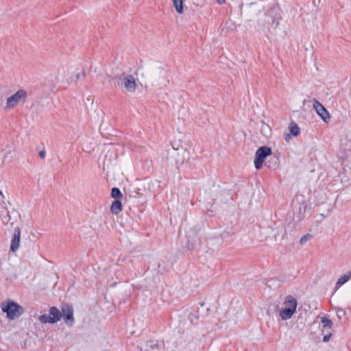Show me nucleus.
I'll use <instances>...</instances> for the list:
<instances>
[{
  "label": "nucleus",
  "mask_w": 351,
  "mask_h": 351,
  "mask_svg": "<svg viewBox=\"0 0 351 351\" xmlns=\"http://www.w3.org/2000/svg\"><path fill=\"white\" fill-rule=\"evenodd\" d=\"M246 17L258 26L267 30L275 29L280 23V12L278 5L251 3L245 10Z\"/></svg>",
  "instance_id": "f257e3e1"
},
{
  "label": "nucleus",
  "mask_w": 351,
  "mask_h": 351,
  "mask_svg": "<svg viewBox=\"0 0 351 351\" xmlns=\"http://www.w3.org/2000/svg\"><path fill=\"white\" fill-rule=\"evenodd\" d=\"M297 306L298 301L293 296H285L278 310L279 317L282 321L291 319L296 312Z\"/></svg>",
  "instance_id": "f03ea898"
},
{
  "label": "nucleus",
  "mask_w": 351,
  "mask_h": 351,
  "mask_svg": "<svg viewBox=\"0 0 351 351\" xmlns=\"http://www.w3.org/2000/svg\"><path fill=\"white\" fill-rule=\"evenodd\" d=\"M152 67L147 64H141L136 71V74L138 77V80H142L144 82H149L150 84H156L158 86H169V81L162 82L160 80L154 77L152 75Z\"/></svg>",
  "instance_id": "7ed1b4c3"
},
{
  "label": "nucleus",
  "mask_w": 351,
  "mask_h": 351,
  "mask_svg": "<svg viewBox=\"0 0 351 351\" xmlns=\"http://www.w3.org/2000/svg\"><path fill=\"white\" fill-rule=\"evenodd\" d=\"M1 308L10 319L18 318L23 313L22 306L12 300H8L5 303L1 304Z\"/></svg>",
  "instance_id": "20e7f679"
},
{
  "label": "nucleus",
  "mask_w": 351,
  "mask_h": 351,
  "mask_svg": "<svg viewBox=\"0 0 351 351\" xmlns=\"http://www.w3.org/2000/svg\"><path fill=\"white\" fill-rule=\"evenodd\" d=\"M27 98V93L24 89H19L14 95L7 99L5 110L14 108L19 104L23 103Z\"/></svg>",
  "instance_id": "39448f33"
},
{
  "label": "nucleus",
  "mask_w": 351,
  "mask_h": 351,
  "mask_svg": "<svg viewBox=\"0 0 351 351\" xmlns=\"http://www.w3.org/2000/svg\"><path fill=\"white\" fill-rule=\"evenodd\" d=\"M271 154V149L270 147L263 146L257 149L255 154V159L254 161L255 168L260 169L265 160V158Z\"/></svg>",
  "instance_id": "423d86ee"
},
{
  "label": "nucleus",
  "mask_w": 351,
  "mask_h": 351,
  "mask_svg": "<svg viewBox=\"0 0 351 351\" xmlns=\"http://www.w3.org/2000/svg\"><path fill=\"white\" fill-rule=\"evenodd\" d=\"M169 154L174 159L175 163L178 166L182 165L184 162L186 158L188 156L187 152L183 149L181 150L173 149L169 152Z\"/></svg>",
  "instance_id": "0eeeda50"
},
{
  "label": "nucleus",
  "mask_w": 351,
  "mask_h": 351,
  "mask_svg": "<svg viewBox=\"0 0 351 351\" xmlns=\"http://www.w3.org/2000/svg\"><path fill=\"white\" fill-rule=\"evenodd\" d=\"M313 108L325 123L329 121L330 117L328 110L315 99L313 100Z\"/></svg>",
  "instance_id": "6e6552de"
},
{
  "label": "nucleus",
  "mask_w": 351,
  "mask_h": 351,
  "mask_svg": "<svg viewBox=\"0 0 351 351\" xmlns=\"http://www.w3.org/2000/svg\"><path fill=\"white\" fill-rule=\"evenodd\" d=\"M62 317L66 325L71 326L73 324V311L70 306H64L62 308L61 317Z\"/></svg>",
  "instance_id": "1a4fd4ad"
},
{
  "label": "nucleus",
  "mask_w": 351,
  "mask_h": 351,
  "mask_svg": "<svg viewBox=\"0 0 351 351\" xmlns=\"http://www.w3.org/2000/svg\"><path fill=\"white\" fill-rule=\"evenodd\" d=\"M21 242V231L19 228H16L14 231L13 237L11 240L10 250L15 252L20 247Z\"/></svg>",
  "instance_id": "9d476101"
},
{
  "label": "nucleus",
  "mask_w": 351,
  "mask_h": 351,
  "mask_svg": "<svg viewBox=\"0 0 351 351\" xmlns=\"http://www.w3.org/2000/svg\"><path fill=\"white\" fill-rule=\"evenodd\" d=\"M123 84L125 88H135L138 86V81L133 75H123Z\"/></svg>",
  "instance_id": "9b49d317"
},
{
  "label": "nucleus",
  "mask_w": 351,
  "mask_h": 351,
  "mask_svg": "<svg viewBox=\"0 0 351 351\" xmlns=\"http://www.w3.org/2000/svg\"><path fill=\"white\" fill-rule=\"evenodd\" d=\"M175 11L179 15H182L184 12V0H171Z\"/></svg>",
  "instance_id": "f8f14e48"
},
{
  "label": "nucleus",
  "mask_w": 351,
  "mask_h": 351,
  "mask_svg": "<svg viewBox=\"0 0 351 351\" xmlns=\"http://www.w3.org/2000/svg\"><path fill=\"white\" fill-rule=\"evenodd\" d=\"M49 315L53 323L58 322L61 318V311L56 307H51L49 310Z\"/></svg>",
  "instance_id": "ddd939ff"
},
{
  "label": "nucleus",
  "mask_w": 351,
  "mask_h": 351,
  "mask_svg": "<svg viewBox=\"0 0 351 351\" xmlns=\"http://www.w3.org/2000/svg\"><path fill=\"white\" fill-rule=\"evenodd\" d=\"M288 130L293 137H296L300 134V128L294 121H291L289 124Z\"/></svg>",
  "instance_id": "4468645a"
},
{
  "label": "nucleus",
  "mask_w": 351,
  "mask_h": 351,
  "mask_svg": "<svg viewBox=\"0 0 351 351\" xmlns=\"http://www.w3.org/2000/svg\"><path fill=\"white\" fill-rule=\"evenodd\" d=\"M351 278V271H348L347 274L341 276L336 283V288L338 289L346 282H347Z\"/></svg>",
  "instance_id": "2eb2a0df"
},
{
  "label": "nucleus",
  "mask_w": 351,
  "mask_h": 351,
  "mask_svg": "<svg viewBox=\"0 0 351 351\" xmlns=\"http://www.w3.org/2000/svg\"><path fill=\"white\" fill-rule=\"evenodd\" d=\"M111 212L113 214L117 215L122 210V204L119 200H115L111 205Z\"/></svg>",
  "instance_id": "dca6fc26"
},
{
  "label": "nucleus",
  "mask_w": 351,
  "mask_h": 351,
  "mask_svg": "<svg viewBox=\"0 0 351 351\" xmlns=\"http://www.w3.org/2000/svg\"><path fill=\"white\" fill-rule=\"evenodd\" d=\"M261 132L265 137L268 138L271 135V129L270 126L266 123L261 125Z\"/></svg>",
  "instance_id": "f3484780"
},
{
  "label": "nucleus",
  "mask_w": 351,
  "mask_h": 351,
  "mask_svg": "<svg viewBox=\"0 0 351 351\" xmlns=\"http://www.w3.org/2000/svg\"><path fill=\"white\" fill-rule=\"evenodd\" d=\"M321 322L322 324L323 328H328V329H330L332 328V322L331 320L328 319L326 317H322Z\"/></svg>",
  "instance_id": "a211bd4d"
},
{
  "label": "nucleus",
  "mask_w": 351,
  "mask_h": 351,
  "mask_svg": "<svg viewBox=\"0 0 351 351\" xmlns=\"http://www.w3.org/2000/svg\"><path fill=\"white\" fill-rule=\"evenodd\" d=\"M111 196L114 199H118L122 196V194L118 188L114 187L112 189Z\"/></svg>",
  "instance_id": "6ab92c4d"
},
{
  "label": "nucleus",
  "mask_w": 351,
  "mask_h": 351,
  "mask_svg": "<svg viewBox=\"0 0 351 351\" xmlns=\"http://www.w3.org/2000/svg\"><path fill=\"white\" fill-rule=\"evenodd\" d=\"M312 239V235L311 234H306L303 237H301L300 240V243L302 245H305L308 241H309Z\"/></svg>",
  "instance_id": "aec40b11"
},
{
  "label": "nucleus",
  "mask_w": 351,
  "mask_h": 351,
  "mask_svg": "<svg viewBox=\"0 0 351 351\" xmlns=\"http://www.w3.org/2000/svg\"><path fill=\"white\" fill-rule=\"evenodd\" d=\"M39 320L42 322V323H51L53 324L52 322V319L50 317V315H43L39 317Z\"/></svg>",
  "instance_id": "412c9836"
},
{
  "label": "nucleus",
  "mask_w": 351,
  "mask_h": 351,
  "mask_svg": "<svg viewBox=\"0 0 351 351\" xmlns=\"http://www.w3.org/2000/svg\"><path fill=\"white\" fill-rule=\"evenodd\" d=\"M75 72H76V73H75V76H76V80H80L81 77H83V76H84V71H83V70H82V69H78V68H77V69H75Z\"/></svg>",
  "instance_id": "4be33fe9"
},
{
  "label": "nucleus",
  "mask_w": 351,
  "mask_h": 351,
  "mask_svg": "<svg viewBox=\"0 0 351 351\" xmlns=\"http://www.w3.org/2000/svg\"><path fill=\"white\" fill-rule=\"evenodd\" d=\"M293 137L292 134L289 132V133H287L285 134L284 138L286 142H289L291 139V138Z\"/></svg>",
  "instance_id": "5701e85b"
},
{
  "label": "nucleus",
  "mask_w": 351,
  "mask_h": 351,
  "mask_svg": "<svg viewBox=\"0 0 351 351\" xmlns=\"http://www.w3.org/2000/svg\"><path fill=\"white\" fill-rule=\"evenodd\" d=\"M331 336H332L331 333H328V334L324 335L323 337V341L325 343L329 341Z\"/></svg>",
  "instance_id": "b1692460"
},
{
  "label": "nucleus",
  "mask_w": 351,
  "mask_h": 351,
  "mask_svg": "<svg viewBox=\"0 0 351 351\" xmlns=\"http://www.w3.org/2000/svg\"><path fill=\"white\" fill-rule=\"evenodd\" d=\"M10 220V216L8 215L6 217L2 219V221L3 223L7 224Z\"/></svg>",
  "instance_id": "393cba45"
},
{
  "label": "nucleus",
  "mask_w": 351,
  "mask_h": 351,
  "mask_svg": "<svg viewBox=\"0 0 351 351\" xmlns=\"http://www.w3.org/2000/svg\"><path fill=\"white\" fill-rule=\"evenodd\" d=\"M219 5H223L226 3V0H215Z\"/></svg>",
  "instance_id": "a878e982"
},
{
  "label": "nucleus",
  "mask_w": 351,
  "mask_h": 351,
  "mask_svg": "<svg viewBox=\"0 0 351 351\" xmlns=\"http://www.w3.org/2000/svg\"><path fill=\"white\" fill-rule=\"evenodd\" d=\"M39 156L42 158H45V152L44 151H40L39 152Z\"/></svg>",
  "instance_id": "bb28decb"
},
{
  "label": "nucleus",
  "mask_w": 351,
  "mask_h": 351,
  "mask_svg": "<svg viewBox=\"0 0 351 351\" xmlns=\"http://www.w3.org/2000/svg\"><path fill=\"white\" fill-rule=\"evenodd\" d=\"M0 197H2V199H4V195H3L1 191L0 190Z\"/></svg>",
  "instance_id": "cd10ccee"
}]
</instances>
